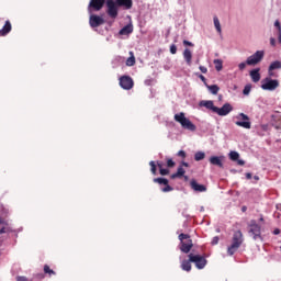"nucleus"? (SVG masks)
<instances>
[{
	"label": "nucleus",
	"mask_w": 281,
	"mask_h": 281,
	"mask_svg": "<svg viewBox=\"0 0 281 281\" xmlns=\"http://www.w3.org/2000/svg\"><path fill=\"white\" fill-rule=\"evenodd\" d=\"M244 240L245 239L243 238V232L236 231L233 234L232 245L228 246L227 248L228 256H234V254H236L238 249H240V246L243 245Z\"/></svg>",
	"instance_id": "nucleus-1"
},
{
	"label": "nucleus",
	"mask_w": 281,
	"mask_h": 281,
	"mask_svg": "<svg viewBox=\"0 0 281 281\" xmlns=\"http://www.w3.org/2000/svg\"><path fill=\"white\" fill-rule=\"evenodd\" d=\"M173 120L178 122L182 128H186L187 131H196V125L193 124L190 119L186 117V113L180 112L178 114H175Z\"/></svg>",
	"instance_id": "nucleus-2"
},
{
	"label": "nucleus",
	"mask_w": 281,
	"mask_h": 281,
	"mask_svg": "<svg viewBox=\"0 0 281 281\" xmlns=\"http://www.w3.org/2000/svg\"><path fill=\"white\" fill-rule=\"evenodd\" d=\"M178 238L180 240L179 249L180 251H182V254H188L189 251H192L194 244L192 243V238L190 237V235L181 233Z\"/></svg>",
	"instance_id": "nucleus-3"
},
{
	"label": "nucleus",
	"mask_w": 281,
	"mask_h": 281,
	"mask_svg": "<svg viewBox=\"0 0 281 281\" xmlns=\"http://www.w3.org/2000/svg\"><path fill=\"white\" fill-rule=\"evenodd\" d=\"M280 87L278 79H271L269 77L261 80V89L263 91H276Z\"/></svg>",
	"instance_id": "nucleus-4"
},
{
	"label": "nucleus",
	"mask_w": 281,
	"mask_h": 281,
	"mask_svg": "<svg viewBox=\"0 0 281 281\" xmlns=\"http://www.w3.org/2000/svg\"><path fill=\"white\" fill-rule=\"evenodd\" d=\"M106 5V14L110 16V19H117L119 9L120 5H117V2L114 0H105Z\"/></svg>",
	"instance_id": "nucleus-5"
},
{
	"label": "nucleus",
	"mask_w": 281,
	"mask_h": 281,
	"mask_svg": "<svg viewBox=\"0 0 281 281\" xmlns=\"http://www.w3.org/2000/svg\"><path fill=\"white\" fill-rule=\"evenodd\" d=\"M188 258H190V262L195 263L196 269H205V267L207 266V259H205L204 256L189 254Z\"/></svg>",
	"instance_id": "nucleus-6"
},
{
	"label": "nucleus",
	"mask_w": 281,
	"mask_h": 281,
	"mask_svg": "<svg viewBox=\"0 0 281 281\" xmlns=\"http://www.w3.org/2000/svg\"><path fill=\"white\" fill-rule=\"evenodd\" d=\"M249 227H250L249 234L250 236H252L254 240H258V238H262L260 225H258V223H256L255 220L250 221Z\"/></svg>",
	"instance_id": "nucleus-7"
},
{
	"label": "nucleus",
	"mask_w": 281,
	"mask_h": 281,
	"mask_svg": "<svg viewBox=\"0 0 281 281\" xmlns=\"http://www.w3.org/2000/svg\"><path fill=\"white\" fill-rule=\"evenodd\" d=\"M265 58V50H257L254 55L249 56L246 60V65H258Z\"/></svg>",
	"instance_id": "nucleus-8"
},
{
	"label": "nucleus",
	"mask_w": 281,
	"mask_h": 281,
	"mask_svg": "<svg viewBox=\"0 0 281 281\" xmlns=\"http://www.w3.org/2000/svg\"><path fill=\"white\" fill-rule=\"evenodd\" d=\"M134 86L135 82L133 81V78H131V76H122L120 78V87L125 91H131V89H133Z\"/></svg>",
	"instance_id": "nucleus-9"
},
{
	"label": "nucleus",
	"mask_w": 281,
	"mask_h": 281,
	"mask_svg": "<svg viewBox=\"0 0 281 281\" xmlns=\"http://www.w3.org/2000/svg\"><path fill=\"white\" fill-rule=\"evenodd\" d=\"M183 166L184 168H190V164L182 161L178 167L177 172L171 175V179H181V177H184V179L188 180V176H186V169H183Z\"/></svg>",
	"instance_id": "nucleus-10"
},
{
	"label": "nucleus",
	"mask_w": 281,
	"mask_h": 281,
	"mask_svg": "<svg viewBox=\"0 0 281 281\" xmlns=\"http://www.w3.org/2000/svg\"><path fill=\"white\" fill-rule=\"evenodd\" d=\"M234 111V108L229 103H225L222 108L216 106L215 113L221 117H225V115H229Z\"/></svg>",
	"instance_id": "nucleus-11"
},
{
	"label": "nucleus",
	"mask_w": 281,
	"mask_h": 281,
	"mask_svg": "<svg viewBox=\"0 0 281 281\" xmlns=\"http://www.w3.org/2000/svg\"><path fill=\"white\" fill-rule=\"evenodd\" d=\"M106 3V0H90L88 10L91 12V10H94L95 12H100L102 8H104V4Z\"/></svg>",
	"instance_id": "nucleus-12"
},
{
	"label": "nucleus",
	"mask_w": 281,
	"mask_h": 281,
	"mask_svg": "<svg viewBox=\"0 0 281 281\" xmlns=\"http://www.w3.org/2000/svg\"><path fill=\"white\" fill-rule=\"evenodd\" d=\"M90 27H100V25H104V19L100 15L92 14L89 19Z\"/></svg>",
	"instance_id": "nucleus-13"
},
{
	"label": "nucleus",
	"mask_w": 281,
	"mask_h": 281,
	"mask_svg": "<svg viewBox=\"0 0 281 281\" xmlns=\"http://www.w3.org/2000/svg\"><path fill=\"white\" fill-rule=\"evenodd\" d=\"M239 117L244 121H237L235 122L236 126H240L241 128H251V122L249 121V117L245 113H239Z\"/></svg>",
	"instance_id": "nucleus-14"
},
{
	"label": "nucleus",
	"mask_w": 281,
	"mask_h": 281,
	"mask_svg": "<svg viewBox=\"0 0 281 281\" xmlns=\"http://www.w3.org/2000/svg\"><path fill=\"white\" fill-rule=\"evenodd\" d=\"M154 183H158L159 186H165V188H162V192H172V187H170L168 179L166 178H154Z\"/></svg>",
	"instance_id": "nucleus-15"
},
{
	"label": "nucleus",
	"mask_w": 281,
	"mask_h": 281,
	"mask_svg": "<svg viewBox=\"0 0 281 281\" xmlns=\"http://www.w3.org/2000/svg\"><path fill=\"white\" fill-rule=\"evenodd\" d=\"M190 187L194 190V192H207V187H205V184H199L196 180H191Z\"/></svg>",
	"instance_id": "nucleus-16"
},
{
	"label": "nucleus",
	"mask_w": 281,
	"mask_h": 281,
	"mask_svg": "<svg viewBox=\"0 0 281 281\" xmlns=\"http://www.w3.org/2000/svg\"><path fill=\"white\" fill-rule=\"evenodd\" d=\"M1 27V24H0ZM12 32V23L9 20L5 21L2 29H0V36H8L9 33Z\"/></svg>",
	"instance_id": "nucleus-17"
},
{
	"label": "nucleus",
	"mask_w": 281,
	"mask_h": 281,
	"mask_svg": "<svg viewBox=\"0 0 281 281\" xmlns=\"http://www.w3.org/2000/svg\"><path fill=\"white\" fill-rule=\"evenodd\" d=\"M209 161L211 166H217V168H223V156H211Z\"/></svg>",
	"instance_id": "nucleus-18"
},
{
	"label": "nucleus",
	"mask_w": 281,
	"mask_h": 281,
	"mask_svg": "<svg viewBox=\"0 0 281 281\" xmlns=\"http://www.w3.org/2000/svg\"><path fill=\"white\" fill-rule=\"evenodd\" d=\"M119 8H124V10H131L133 8V0H115Z\"/></svg>",
	"instance_id": "nucleus-19"
},
{
	"label": "nucleus",
	"mask_w": 281,
	"mask_h": 281,
	"mask_svg": "<svg viewBox=\"0 0 281 281\" xmlns=\"http://www.w3.org/2000/svg\"><path fill=\"white\" fill-rule=\"evenodd\" d=\"M229 159L232 161H237L238 166H245V160L240 159V154H238V151H231L229 153Z\"/></svg>",
	"instance_id": "nucleus-20"
},
{
	"label": "nucleus",
	"mask_w": 281,
	"mask_h": 281,
	"mask_svg": "<svg viewBox=\"0 0 281 281\" xmlns=\"http://www.w3.org/2000/svg\"><path fill=\"white\" fill-rule=\"evenodd\" d=\"M182 56H183L187 65H189V67H190V65H192V50H190V48H186L183 50Z\"/></svg>",
	"instance_id": "nucleus-21"
},
{
	"label": "nucleus",
	"mask_w": 281,
	"mask_h": 281,
	"mask_svg": "<svg viewBox=\"0 0 281 281\" xmlns=\"http://www.w3.org/2000/svg\"><path fill=\"white\" fill-rule=\"evenodd\" d=\"M250 78L252 82H260V68L252 69L250 71Z\"/></svg>",
	"instance_id": "nucleus-22"
},
{
	"label": "nucleus",
	"mask_w": 281,
	"mask_h": 281,
	"mask_svg": "<svg viewBox=\"0 0 281 281\" xmlns=\"http://www.w3.org/2000/svg\"><path fill=\"white\" fill-rule=\"evenodd\" d=\"M200 106H205V109L215 113L216 105H214V101H201Z\"/></svg>",
	"instance_id": "nucleus-23"
},
{
	"label": "nucleus",
	"mask_w": 281,
	"mask_h": 281,
	"mask_svg": "<svg viewBox=\"0 0 281 281\" xmlns=\"http://www.w3.org/2000/svg\"><path fill=\"white\" fill-rule=\"evenodd\" d=\"M182 271H187V272H190L192 271V261H190V258L189 260H182L181 265H180Z\"/></svg>",
	"instance_id": "nucleus-24"
},
{
	"label": "nucleus",
	"mask_w": 281,
	"mask_h": 281,
	"mask_svg": "<svg viewBox=\"0 0 281 281\" xmlns=\"http://www.w3.org/2000/svg\"><path fill=\"white\" fill-rule=\"evenodd\" d=\"M121 35L133 34V25L127 24L120 31Z\"/></svg>",
	"instance_id": "nucleus-25"
},
{
	"label": "nucleus",
	"mask_w": 281,
	"mask_h": 281,
	"mask_svg": "<svg viewBox=\"0 0 281 281\" xmlns=\"http://www.w3.org/2000/svg\"><path fill=\"white\" fill-rule=\"evenodd\" d=\"M134 65H135V54L133 52H130V57L126 59V66L134 67Z\"/></svg>",
	"instance_id": "nucleus-26"
},
{
	"label": "nucleus",
	"mask_w": 281,
	"mask_h": 281,
	"mask_svg": "<svg viewBox=\"0 0 281 281\" xmlns=\"http://www.w3.org/2000/svg\"><path fill=\"white\" fill-rule=\"evenodd\" d=\"M276 69H281V61L276 60L270 64L269 71H276Z\"/></svg>",
	"instance_id": "nucleus-27"
},
{
	"label": "nucleus",
	"mask_w": 281,
	"mask_h": 281,
	"mask_svg": "<svg viewBox=\"0 0 281 281\" xmlns=\"http://www.w3.org/2000/svg\"><path fill=\"white\" fill-rule=\"evenodd\" d=\"M209 91H211V93L213 95H217L218 94V91H221V88H218L217 85H212V86H206Z\"/></svg>",
	"instance_id": "nucleus-28"
},
{
	"label": "nucleus",
	"mask_w": 281,
	"mask_h": 281,
	"mask_svg": "<svg viewBox=\"0 0 281 281\" xmlns=\"http://www.w3.org/2000/svg\"><path fill=\"white\" fill-rule=\"evenodd\" d=\"M1 228H0V234H10V232H12V228L10 227V225H8V223H3Z\"/></svg>",
	"instance_id": "nucleus-29"
},
{
	"label": "nucleus",
	"mask_w": 281,
	"mask_h": 281,
	"mask_svg": "<svg viewBox=\"0 0 281 281\" xmlns=\"http://www.w3.org/2000/svg\"><path fill=\"white\" fill-rule=\"evenodd\" d=\"M213 23H214L215 29H216V31L218 32V34H221L222 29H221V21L218 20V16L215 15V16L213 18Z\"/></svg>",
	"instance_id": "nucleus-30"
},
{
	"label": "nucleus",
	"mask_w": 281,
	"mask_h": 281,
	"mask_svg": "<svg viewBox=\"0 0 281 281\" xmlns=\"http://www.w3.org/2000/svg\"><path fill=\"white\" fill-rule=\"evenodd\" d=\"M213 64L215 65L216 71H222L223 70V60L214 59Z\"/></svg>",
	"instance_id": "nucleus-31"
},
{
	"label": "nucleus",
	"mask_w": 281,
	"mask_h": 281,
	"mask_svg": "<svg viewBox=\"0 0 281 281\" xmlns=\"http://www.w3.org/2000/svg\"><path fill=\"white\" fill-rule=\"evenodd\" d=\"M195 161H203L205 159V154L203 151H196L194 154Z\"/></svg>",
	"instance_id": "nucleus-32"
},
{
	"label": "nucleus",
	"mask_w": 281,
	"mask_h": 281,
	"mask_svg": "<svg viewBox=\"0 0 281 281\" xmlns=\"http://www.w3.org/2000/svg\"><path fill=\"white\" fill-rule=\"evenodd\" d=\"M149 166H150V172L153 175H157V165H155V161H150Z\"/></svg>",
	"instance_id": "nucleus-33"
},
{
	"label": "nucleus",
	"mask_w": 281,
	"mask_h": 281,
	"mask_svg": "<svg viewBox=\"0 0 281 281\" xmlns=\"http://www.w3.org/2000/svg\"><path fill=\"white\" fill-rule=\"evenodd\" d=\"M243 93L244 95H249V93H251V85L245 86Z\"/></svg>",
	"instance_id": "nucleus-34"
},
{
	"label": "nucleus",
	"mask_w": 281,
	"mask_h": 281,
	"mask_svg": "<svg viewBox=\"0 0 281 281\" xmlns=\"http://www.w3.org/2000/svg\"><path fill=\"white\" fill-rule=\"evenodd\" d=\"M176 164L175 160H172V158H168L167 159V167L168 168H175Z\"/></svg>",
	"instance_id": "nucleus-35"
},
{
	"label": "nucleus",
	"mask_w": 281,
	"mask_h": 281,
	"mask_svg": "<svg viewBox=\"0 0 281 281\" xmlns=\"http://www.w3.org/2000/svg\"><path fill=\"white\" fill-rule=\"evenodd\" d=\"M44 273H49V276H52V273L54 274L55 272H54V270H52V269L49 268V266L45 265V266H44Z\"/></svg>",
	"instance_id": "nucleus-36"
},
{
	"label": "nucleus",
	"mask_w": 281,
	"mask_h": 281,
	"mask_svg": "<svg viewBox=\"0 0 281 281\" xmlns=\"http://www.w3.org/2000/svg\"><path fill=\"white\" fill-rule=\"evenodd\" d=\"M159 172L162 177H166V175H170V170L168 169H160Z\"/></svg>",
	"instance_id": "nucleus-37"
},
{
	"label": "nucleus",
	"mask_w": 281,
	"mask_h": 281,
	"mask_svg": "<svg viewBox=\"0 0 281 281\" xmlns=\"http://www.w3.org/2000/svg\"><path fill=\"white\" fill-rule=\"evenodd\" d=\"M182 43H183V45H186L188 47H194V44H192V42H190V41L184 40Z\"/></svg>",
	"instance_id": "nucleus-38"
},
{
	"label": "nucleus",
	"mask_w": 281,
	"mask_h": 281,
	"mask_svg": "<svg viewBox=\"0 0 281 281\" xmlns=\"http://www.w3.org/2000/svg\"><path fill=\"white\" fill-rule=\"evenodd\" d=\"M170 54H177V45L172 44L170 46Z\"/></svg>",
	"instance_id": "nucleus-39"
},
{
	"label": "nucleus",
	"mask_w": 281,
	"mask_h": 281,
	"mask_svg": "<svg viewBox=\"0 0 281 281\" xmlns=\"http://www.w3.org/2000/svg\"><path fill=\"white\" fill-rule=\"evenodd\" d=\"M246 67H247V63H240V64L238 65V69H239L240 71L245 70Z\"/></svg>",
	"instance_id": "nucleus-40"
},
{
	"label": "nucleus",
	"mask_w": 281,
	"mask_h": 281,
	"mask_svg": "<svg viewBox=\"0 0 281 281\" xmlns=\"http://www.w3.org/2000/svg\"><path fill=\"white\" fill-rule=\"evenodd\" d=\"M178 157H182V159H186V157H187L186 151L179 150V151H178Z\"/></svg>",
	"instance_id": "nucleus-41"
},
{
	"label": "nucleus",
	"mask_w": 281,
	"mask_h": 281,
	"mask_svg": "<svg viewBox=\"0 0 281 281\" xmlns=\"http://www.w3.org/2000/svg\"><path fill=\"white\" fill-rule=\"evenodd\" d=\"M218 240H220L218 236L213 237L211 245H218Z\"/></svg>",
	"instance_id": "nucleus-42"
},
{
	"label": "nucleus",
	"mask_w": 281,
	"mask_h": 281,
	"mask_svg": "<svg viewBox=\"0 0 281 281\" xmlns=\"http://www.w3.org/2000/svg\"><path fill=\"white\" fill-rule=\"evenodd\" d=\"M199 69L202 74H205L207 71V68L205 66H200Z\"/></svg>",
	"instance_id": "nucleus-43"
},
{
	"label": "nucleus",
	"mask_w": 281,
	"mask_h": 281,
	"mask_svg": "<svg viewBox=\"0 0 281 281\" xmlns=\"http://www.w3.org/2000/svg\"><path fill=\"white\" fill-rule=\"evenodd\" d=\"M270 45H272V47H276V38L273 37L270 38Z\"/></svg>",
	"instance_id": "nucleus-44"
},
{
	"label": "nucleus",
	"mask_w": 281,
	"mask_h": 281,
	"mask_svg": "<svg viewBox=\"0 0 281 281\" xmlns=\"http://www.w3.org/2000/svg\"><path fill=\"white\" fill-rule=\"evenodd\" d=\"M157 166H158V168H159V171H160V170H164V164L157 162Z\"/></svg>",
	"instance_id": "nucleus-45"
},
{
	"label": "nucleus",
	"mask_w": 281,
	"mask_h": 281,
	"mask_svg": "<svg viewBox=\"0 0 281 281\" xmlns=\"http://www.w3.org/2000/svg\"><path fill=\"white\" fill-rule=\"evenodd\" d=\"M274 27H278V29L280 30V27H281V26H280V21L277 20V21L274 22Z\"/></svg>",
	"instance_id": "nucleus-46"
},
{
	"label": "nucleus",
	"mask_w": 281,
	"mask_h": 281,
	"mask_svg": "<svg viewBox=\"0 0 281 281\" xmlns=\"http://www.w3.org/2000/svg\"><path fill=\"white\" fill-rule=\"evenodd\" d=\"M273 234H274V236H278V234H280V229H279V228H276V229L273 231Z\"/></svg>",
	"instance_id": "nucleus-47"
},
{
	"label": "nucleus",
	"mask_w": 281,
	"mask_h": 281,
	"mask_svg": "<svg viewBox=\"0 0 281 281\" xmlns=\"http://www.w3.org/2000/svg\"><path fill=\"white\" fill-rule=\"evenodd\" d=\"M251 177H252V176H251V173H250V172H247V173H246V179H248V180H249V179H251Z\"/></svg>",
	"instance_id": "nucleus-48"
},
{
	"label": "nucleus",
	"mask_w": 281,
	"mask_h": 281,
	"mask_svg": "<svg viewBox=\"0 0 281 281\" xmlns=\"http://www.w3.org/2000/svg\"><path fill=\"white\" fill-rule=\"evenodd\" d=\"M200 80H202V82H205V76L200 75Z\"/></svg>",
	"instance_id": "nucleus-49"
},
{
	"label": "nucleus",
	"mask_w": 281,
	"mask_h": 281,
	"mask_svg": "<svg viewBox=\"0 0 281 281\" xmlns=\"http://www.w3.org/2000/svg\"><path fill=\"white\" fill-rule=\"evenodd\" d=\"M255 181H260V177L254 176Z\"/></svg>",
	"instance_id": "nucleus-50"
},
{
	"label": "nucleus",
	"mask_w": 281,
	"mask_h": 281,
	"mask_svg": "<svg viewBox=\"0 0 281 281\" xmlns=\"http://www.w3.org/2000/svg\"><path fill=\"white\" fill-rule=\"evenodd\" d=\"M241 212H247V206H243Z\"/></svg>",
	"instance_id": "nucleus-51"
},
{
	"label": "nucleus",
	"mask_w": 281,
	"mask_h": 281,
	"mask_svg": "<svg viewBox=\"0 0 281 281\" xmlns=\"http://www.w3.org/2000/svg\"><path fill=\"white\" fill-rule=\"evenodd\" d=\"M4 221L0 217V225H3Z\"/></svg>",
	"instance_id": "nucleus-52"
},
{
	"label": "nucleus",
	"mask_w": 281,
	"mask_h": 281,
	"mask_svg": "<svg viewBox=\"0 0 281 281\" xmlns=\"http://www.w3.org/2000/svg\"><path fill=\"white\" fill-rule=\"evenodd\" d=\"M260 221L262 222V221H265V218H263V217H260Z\"/></svg>",
	"instance_id": "nucleus-53"
}]
</instances>
